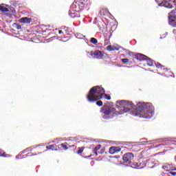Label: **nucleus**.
<instances>
[{
    "instance_id": "obj_26",
    "label": "nucleus",
    "mask_w": 176,
    "mask_h": 176,
    "mask_svg": "<svg viewBox=\"0 0 176 176\" xmlns=\"http://www.w3.org/2000/svg\"><path fill=\"white\" fill-rule=\"evenodd\" d=\"M107 50H108L109 52H112V45H108L107 47Z\"/></svg>"
},
{
    "instance_id": "obj_37",
    "label": "nucleus",
    "mask_w": 176,
    "mask_h": 176,
    "mask_svg": "<svg viewBox=\"0 0 176 176\" xmlns=\"http://www.w3.org/2000/svg\"><path fill=\"white\" fill-rule=\"evenodd\" d=\"M116 50H119V49H116Z\"/></svg>"
},
{
    "instance_id": "obj_19",
    "label": "nucleus",
    "mask_w": 176,
    "mask_h": 176,
    "mask_svg": "<svg viewBox=\"0 0 176 176\" xmlns=\"http://www.w3.org/2000/svg\"><path fill=\"white\" fill-rule=\"evenodd\" d=\"M162 168H163L164 170H165L166 171H167L168 170V168H170V164H164L162 166Z\"/></svg>"
},
{
    "instance_id": "obj_24",
    "label": "nucleus",
    "mask_w": 176,
    "mask_h": 176,
    "mask_svg": "<svg viewBox=\"0 0 176 176\" xmlns=\"http://www.w3.org/2000/svg\"><path fill=\"white\" fill-rule=\"evenodd\" d=\"M111 43V42L109 41V39H107V38H106L105 40H104V46H107V45H109Z\"/></svg>"
},
{
    "instance_id": "obj_30",
    "label": "nucleus",
    "mask_w": 176,
    "mask_h": 176,
    "mask_svg": "<svg viewBox=\"0 0 176 176\" xmlns=\"http://www.w3.org/2000/svg\"><path fill=\"white\" fill-rule=\"evenodd\" d=\"M104 97L107 98V100H111V96H108L107 94H104Z\"/></svg>"
},
{
    "instance_id": "obj_22",
    "label": "nucleus",
    "mask_w": 176,
    "mask_h": 176,
    "mask_svg": "<svg viewBox=\"0 0 176 176\" xmlns=\"http://www.w3.org/2000/svg\"><path fill=\"white\" fill-rule=\"evenodd\" d=\"M135 164H136V168H143L144 166L141 164V162H135Z\"/></svg>"
},
{
    "instance_id": "obj_1",
    "label": "nucleus",
    "mask_w": 176,
    "mask_h": 176,
    "mask_svg": "<svg viewBox=\"0 0 176 176\" xmlns=\"http://www.w3.org/2000/svg\"><path fill=\"white\" fill-rule=\"evenodd\" d=\"M154 111L155 107L152 103L139 102L138 107L132 112V115L144 119H151L153 116Z\"/></svg>"
},
{
    "instance_id": "obj_3",
    "label": "nucleus",
    "mask_w": 176,
    "mask_h": 176,
    "mask_svg": "<svg viewBox=\"0 0 176 176\" xmlns=\"http://www.w3.org/2000/svg\"><path fill=\"white\" fill-rule=\"evenodd\" d=\"M120 108H123L124 112H130L135 105L130 100H120L117 102Z\"/></svg>"
},
{
    "instance_id": "obj_36",
    "label": "nucleus",
    "mask_w": 176,
    "mask_h": 176,
    "mask_svg": "<svg viewBox=\"0 0 176 176\" xmlns=\"http://www.w3.org/2000/svg\"><path fill=\"white\" fill-rule=\"evenodd\" d=\"M102 12H104V10H101V11H100V13H102Z\"/></svg>"
},
{
    "instance_id": "obj_18",
    "label": "nucleus",
    "mask_w": 176,
    "mask_h": 176,
    "mask_svg": "<svg viewBox=\"0 0 176 176\" xmlns=\"http://www.w3.org/2000/svg\"><path fill=\"white\" fill-rule=\"evenodd\" d=\"M91 43H93L94 45H97L98 43V40L97 38L92 37L91 38Z\"/></svg>"
},
{
    "instance_id": "obj_5",
    "label": "nucleus",
    "mask_w": 176,
    "mask_h": 176,
    "mask_svg": "<svg viewBox=\"0 0 176 176\" xmlns=\"http://www.w3.org/2000/svg\"><path fill=\"white\" fill-rule=\"evenodd\" d=\"M87 5H90L89 0H78L76 2V8H78L79 10H83V8Z\"/></svg>"
},
{
    "instance_id": "obj_31",
    "label": "nucleus",
    "mask_w": 176,
    "mask_h": 176,
    "mask_svg": "<svg viewBox=\"0 0 176 176\" xmlns=\"http://www.w3.org/2000/svg\"><path fill=\"white\" fill-rule=\"evenodd\" d=\"M105 152V148H102L101 151L99 152L100 155H102Z\"/></svg>"
},
{
    "instance_id": "obj_8",
    "label": "nucleus",
    "mask_w": 176,
    "mask_h": 176,
    "mask_svg": "<svg viewBox=\"0 0 176 176\" xmlns=\"http://www.w3.org/2000/svg\"><path fill=\"white\" fill-rule=\"evenodd\" d=\"M171 0H162L161 6L164 8H167L168 9H173V5L170 3ZM155 1L159 2V0H155Z\"/></svg>"
},
{
    "instance_id": "obj_16",
    "label": "nucleus",
    "mask_w": 176,
    "mask_h": 176,
    "mask_svg": "<svg viewBox=\"0 0 176 176\" xmlns=\"http://www.w3.org/2000/svg\"><path fill=\"white\" fill-rule=\"evenodd\" d=\"M145 61H146L147 65H148V67H152L153 65V60H152L151 58L146 56Z\"/></svg>"
},
{
    "instance_id": "obj_25",
    "label": "nucleus",
    "mask_w": 176,
    "mask_h": 176,
    "mask_svg": "<svg viewBox=\"0 0 176 176\" xmlns=\"http://www.w3.org/2000/svg\"><path fill=\"white\" fill-rule=\"evenodd\" d=\"M129 61H130V60L129 58H122V62L123 63V64H126V63H129Z\"/></svg>"
},
{
    "instance_id": "obj_14",
    "label": "nucleus",
    "mask_w": 176,
    "mask_h": 176,
    "mask_svg": "<svg viewBox=\"0 0 176 176\" xmlns=\"http://www.w3.org/2000/svg\"><path fill=\"white\" fill-rule=\"evenodd\" d=\"M101 149V144L97 145L95 148L94 149L93 152L95 156H98V151Z\"/></svg>"
},
{
    "instance_id": "obj_28",
    "label": "nucleus",
    "mask_w": 176,
    "mask_h": 176,
    "mask_svg": "<svg viewBox=\"0 0 176 176\" xmlns=\"http://www.w3.org/2000/svg\"><path fill=\"white\" fill-rule=\"evenodd\" d=\"M169 168H170V170H171L172 171H176V168L174 167V166H171L170 165Z\"/></svg>"
},
{
    "instance_id": "obj_4",
    "label": "nucleus",
    "mask_w": 176,
    "mask_h": 176,
    "mask_svg": "<svg viewBox=\"0 0 176 176\" xmlns=\"http://www.w3.org/2000/svg\"><path fill=\"white\" fill-rule=\"evenodd\" d=\"M100 112L107 116L111 113H113V115H119V113H116V109L113 107H102Z\"/></svg>"
},
{
    "instance_id": "obj_32",
    "label": "nucleus",
    "mask_w": 176,
    "mask_h": 176,
    "mask_svg": "<svg viewBox=\"0 0 176 176\" xmlns=\"http://www.w3.org/2000/svg\"><path fill=\"white\" fill-rule=\"evenodd\" d=\"M128 55H129V56H135V55H134V53H133V52H129L128 53Z\"/></svg>"
},
{
    "instance_id": "obj_13",
    "label": "nucleus",
    "mask_w": 176,
    "mask_h": 176,
    "mask_svg": "<svg viewBox=\"0 0 176 176\" xmlns=\"http://www.w3.org/2000/svg\"><path fill=\"white\" fill-rule=\"evenodd\" d=\"M58 148L59 149H63V151H67V149H68V143H62L58 145Z\"/></svg>"
},
{
    "instance_id": "obj_11",
    "label": "nucleus",
    "mask_w": 176,
    "mask_h": 176,
    "mask_svg": "<svg viewBox=\"0 0 176 176\" xmlns=\"http://www.w3.org/2000/svg\"><path fill=\"white\" fill-rule=\"evenodd\" d=\"M146 56L142 54H135V58L137 60H139V61H145L146 59Z\"/></svg>"
},
{
    "instance_id": "obj_6",
    "label": "nucleus",
    "mask_w": 176,
    "mask_h": 176,
    "mask_svg": "<svg viewBox=\"0 0 176 176\" xmlns=\"http://www.w3.org/2000/svg\"><path fill=\"white\" fill-rule=\"evenodd\" d=\"M133 159H134V154H133L132 153H126L122 156V160L124 163H126V164H130Z\"/></svg>"
},
{
    "instance_id": "obj_29",
    "label": "nucleus",
    "mask_w": 176,
    "mask_h": 176,
    "mask_svg": "<svg viewBox=\"0 0 176 176\" xmlns=\"http://www.w3.org/2000/svg\"><path fill=\"white\" fill-rule=\"evenodd\" d=\"M58 32L60 34H63V35H65V30H59Z\"/></svg>"
},
{
    "instance_id": "obj_20",
    "label": "nucleus",
    "mask_w": 176,
    "mask_h": 176,
    "mask_svg": "<svg viewBox=\"0 0 176 176\" xmlns=\"http://www.w3.org/2000/svg\"><path fill=\"white\" fill-rule=\"evenodd\" d=\"M9 155L6 154V153L0 151V157H8Z\"/></svg>"
},
{
    "instance_id": "obj_27",
    "label": "nucleus",
    "mask_w": 176,
    "mask_h": 176,
    "mask_svg": "<svg viewBox=\"0 0 176 176\" xmlns=\"http://www.w3.org/2000/svg\"><path fill=\"white\" fill-rule=\"evenodd\" d=\"M83 152V147H82L81 148H80L78 151L77 153L80 154Z\"/></svg>"
},
{
    "instance_id": "obj_17",
    "label": "nucleus",
    "mask_w": 176,
    "mask_h": 176,
    "mask_svg": "<svg viewBox=\"0 0 176 176\" xmlns=\"http://www.w3.org/2000/svg\"><path fill=\"white\" fill-rule=\"evenodd\" d=\"M46 149H48L49 151H58L57 148H56V144H51L46 146Z\"/></svg>"
},
{
    "instance_id": "obj_7",
    "label": "nucleus",
    "mask_w": 176,
    "mask_h": 176,
    "mask_svg": "<svg viewBox=\"0 0 176 176\" xmlns=\"http://www.w3.org/2000/svg\"><path fill=\"white\" fill-rule=\"evenodd\" d=\"M90 54L91 57H94V58H98V60H101L104 57V53H102V51L96 50L95 52H91Z\"/></svg>"
},
{
    "instance_id": "obj_2",
    "label": "nucleus",
    "mask_w": 176,
    "mask_h": 176,
    "mask_svg": "<svg viewBox=\"0 0 176 176\" xmlns=\"http://www.w3.org/2000/svg\"><path fill=\"white\" fill-rule=\"evenodd\" d=\"M105 89L100 86L93 87L89 91L87 96V100L89 102H96L98 107H102V102L101 100L104 97Z\"/></svg>"
},
{
    "instance_id": "obj_23",
    "label": "nucleus",
    "mask_w": 176,
    "mask_h": 176,
    "mask_svg": "<svg viewBox=\"0 0 176 176\" xmlns=\"http://www.w3.org/2000/svg\"><path fill=\"white\" fill-rule=\"evenodd\" d=\"M156 67H157V68H158V69H164V66H163L160 63H157Z\"/></svg>"
},
{
    "instance_id": "obj_34",
    "label": "nucleus",
    "mask_w": 176,
    "mask_h": 176,
    "mask_svg": "<svg viewBox=\"0 0 176 176\" xmlns=\"http://www.w3.org/2000/svg\"><path fill=\"white\" fill-rule=\"evenodd\" d=\"M175 13H176V9L174 10L173 11H172V12H170V14H175Z\"/></svg>"
},
{
    "instance_id": "obj_10",
    "label": "nucleus",
    "mask_w": 176,
    "mask_h": 176,
    "mask_svg": "<svg viewBox=\"0 0 176 176\" xmlns=\"http://www.w3.org/2000/svg\"><path fill=\"white\" fill-rule=\"evenodd\" d=\"M169 24L173 27H176V14L169 16Z\"/></svg>"
},
{
    "instance_id": "obj_21",
    "label": "nucleus",
    "mask_w": 176,
    "mask_h": 176,
    "mask_svg": "<svg viewBox=\"0 0 176 176\" xmlns=\"http://www.w3.org/2000/svg\"><path fill=\"white\" fill-rule=\"evenodd\" d=\"M13 27L14 28H16V30H21V25L19 23H14Z\"/></svg>"
},
{
    "instance_id": "obj_33",
    "label": "nucleus",
    "mask_w": 176,
    "mask_h": 176,
    "mask_svg": "<svg viewBox=\"0 0 176 176\" xmlns=\"http://www.w3.org/2000/svg\"><path fill=\"white\" fill-rule=\"evenodd\" d=\"M171 175H176V172H169Z\"/></svg>"
},
{
    "instance_id": "obj_12",
    "label": "nucleus",
    "mask_w": 176,
    "mask_h": 176,
    "mask_svg": "<svg viewBox=\"0 0 176 176\" xmlns=\"http://www.w3.org/2000/svg\"><path fill=\"white\" fill-rule=\"evenodd\" d=\"M32 19L28 17H23L20 19L21 23H23L25 24H30L32 23Z\"/></svg>"
},
{
    "instance_id": "obj_15",
    "label": "nucleus",
    "mask_w": 176,
    "mask_h": 176,
    "mask_svg": "<svg viewBox=\"0 0 176 176\" xmlns=\"http://www.w3.org/2000/svg\"><path fill=\"white\" fill-rule=\"evenodd\" d=\"M0 12H3V13H6L9 12V9L5 7L3 4H0Z\"/></svg>"
},
{
    "instance_id": "obj_38",
    "label": "nucleus",
    "mask_w": 176,
    "mask_h": 176,
    "mask_svg": "<svg viewBox=\"0 0 176 176\" xmlns=\"http://www.w3.org/2000/svg\"><path fill=\"white\" fill-rule=\"evenodd\" d=\"M117 159H118V157H119V156L118 157H116Z\"/></svg>"
},
{
    "instance_id": "obj_35",
    "label": "nucleus",
    "mask_w": 176,
    "mask_h": 176,
    "mask_svg": "<svg viewBox=\"0 0 176 176\" xmlns=\"http://www.w3.org/2000/svg\"><path fill=\"white\" fill-rule=\"evenodd\" d=\"M39 153H42V152H37V153H35V154H33V155L36 156V155H39Z\"/></svg>"
},
{
    "instance_id": "obj_9",
    "label": "nucleus",
    "mask_w": 176,
    "mask_h": 176,
    "mask_svg": "<svg viewBox=\"0 0 176 176\" xmlns=\"http://www.w3.org/2000/svg\"><path fill=\"white\" fill-rule=\"evenodd\" d=\"M120 151H122L120 147L111 146L109 150V153L110 155H115V153H118V152H120Z\"/></svg>"
}]
</instances>
